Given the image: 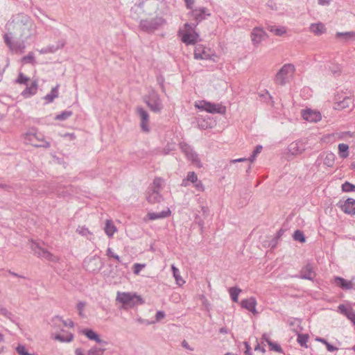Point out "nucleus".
Wrapping results in <instances>:
<instances>
[{
	"instance_id": "8",
	"label": "nucleus",
	"mask_w": 355,
	"mask_h": 355,
	"mask_svg": "<svg viewBox=\"0 0 355 355\" xmlns=\"http://www.w3.org/2000/svg\"><path fill=\"white\" fill-rule=\"evenodd\" d=\"M12 33L5 34L3 36L5 43L12 51L23 53L26 49L25 41L26 40L20 39V40L12 41Z\"/></svg>"
},
{
	"instance_id": "15",
	"label": "nucleus",
	"mask_w": 355,
	"mask_h": 355,
	"mask_svg": "<svg viewBox=\"0 0 355 355\" xmlns=\"http://www.w3.org/2000/svg\"><path fill=\"white\" fill-rule=\"evenodd\" d=\"M337 206L345 214L355 215V199L347 198L345 200H340Z\"/></svg>"
},
{
	"instance_id": "33",
	"label": "nucleus",
	"mask_w": 355,
	"mask_h": 355,
	"mask_svg": "<svg viewBox=\"0 0 355 355\" xmlns=\"http://www.w3.org/2000/svg\"><path fill=\"white\" fill-rule=\"evenodd\" d=\"M310 31L312 33L319 35L322 34L324 32L325 28H324V26L322 23L312 24L310 26Z\"/></svg>"
},
{
	"instance_id": "59",
	"label": "nucleus",
	"mask_w": 355,
	"mask_h": 355,
	"mask_svg": "<svg viewBox=\"0 0 355 355\" xmlns=\"http://www.w3.org/2000/svg\"><path fill=\"white\" fill-rule=\"evenodd\" d=\"M245 350L244 352L245 355H252V349L248 342L244 343Z\"/></svg>"
},
{
	"instance_id": "26",
	"label": "nucleus",
	"mask_w": 355,
	"mask_h": 355,
	"mask_svg": "<svg viewBox=\"0 0 355 355\" xmlns=\"http://www.w3.org/2000/svg\"><path fill=\"white\" fill-rule=\"evenodd\" d=\"M37 91V83L34 81L30 86H27L26 89L21 92V96L25 98H30L35 95Z\"/></svg>"
},
{
	"instance_id": "28",
	"label": "nucleus",
	"mask_w": 355,
	"mask_h": 355,
	"mask_svg": "<svg viewBox=\"0 0 355 355\" xmlns=\"http://www.w3.org/2000/svg\"><path fill=\"white\" fill-rule=\"evenodd\" d=\"M267 29L277 36H282L286 33V28L284 26H277L276 25L269 24Z\"/></svg>"
},
{
	"instance_id": "12",
	"label": "nucleus",
	"mask_w": 355,
	"mask_h": 355,
	"mask_svg": "<svg viewBox=\"0 0 355 355\" xmlns=\"http://www.w3.org/2000/svg\"><path fill=\"white\" fill-rule=\"evenodd\" d=\"M180 148L189 161L198 166H200V160L198 157V155L189 144L186 143H180Z\"/></svg>"
},
{
	"instance_id": "56",
	"label": "nucleus",
	"mask_w": 355,
	"mask_h": 355,
	"mask_svg": "<svg viewBox=\"0 0 355 355\" xmlns=\"http://www.w3.org/2000/svg\"><path fill=\"white\" fill-rule=\"evenodd\" d=\"M146 266L145 264L141 263H135L133 266L134 273L138 275L140 271Z\"/></svg>"
},
{
	"instance_id": "53",
	"label": "nucleus",
	"mask_w": 355,
	"mask_h": 355,
	"mask_svg": "<svg viewBox=\"0 0 355 355\" xmlns=\"http://www.w3.org/2000/svg\"><path fill=\"white\" fill-rule=\"evenodd\" d=\"M76 231L79 234L84 236H87L88 235L91 234L88 228H87L84 226H79L77 228Z\"/></svg>"
},
{
	"instance_id": "36",
	"label": "nucleus",
	"mask_w": 355,
	"mask_h": 355,
	"mask_svg": "<svg viewBox=\"0 0 355 355\" xmlns=\"http://www.w3.org/2000/svg\"><path fill=\"white\" fill-rule=\"evenodd\" d=\"M336 155L334 153L329 152L326 153L324 158V164L328 167H332L334 164Z\"/></svg>"
},
{
	"instance_id": "42",
	"label": "nucleus",
	"mask_w": 355,
	"mask_h": 355,
	"mask_svg": "<svg viewBox=\"0 0 355 355\" xmlns=\"http://www.w3.org/2000/svg\"><path fill=\"white\" fill-rule=\"evenodd\" d=\"M308 340L309 336L307 334H298L297 336V340L301 347H307L306 343Z\"/></svg>"
},
{
	"instance_id": "18",
	"label": "nucleus",
	"mask_w": 355,
	"mask_h": 355,
	"mask_svg": "<svg viewBox=\"0 0 355 355\" xmlns=\"http://www.w3.org/2000/svg\"><path fill=\"white\" fill-rule=\"evenodd\" d=\"M302 118L309 122H318L321 120V114L319 112L313 111L311 109L302 110Z\"/></svg>"
},
{
	"instance_id": "52",
	"label": "nucleus",
	"mask_w": 355,
	"mask_h": 355,
	"mask_svg": "<svg viewBox=\"0 0 355 355\" xmlns=\"http://www.w3.org/2000/svg\"><path fill=\"white\" fill-rule=\"evenodd\" d=\"M186 178L187 179L188 182H191L193 184L198 180V176L194 171H189L187 173Z\"/></svg>"
},
{
	"instance_id": "44",
	"label": "nucleus",
	"mask_w": 355,
	"mask_h": 355,
	"mask_svg": "<svg viewBox=\"0 0 355 355\" xmlns=\"http://www.w3.org/2000/svg\"><path fill=\"white\" fill-rule=\"evenodd\" d=\"M293 239L295 241H300V243H304L306 241L303 232L300 230L295 231L293 234Z\"/></svg>"
},
{
	"instance_id": "20",
	"label": "nucleus",
	"mask_w": 355,
	"mask_h": 355,
	"mask_svg": "<svg viewBox=\"0 0 355 355\" xmlns=\"http://www.w3.org/2000/svg\"><path fill=\"white\" fill-rule=\"evenodd\" d=\"M241 306L242 308L247 309L254 315L258 314V312L256 309L257 300L254 297L243 300L241 302Z\"/></svg>"
},
{
	"instance_id": "5",
	"label": "nucleus",
	"mask_w": 355,
	"mask_h": 355,
	"mask_svg": "<svg viewBox=\"0 0 355 355\" xmlns=\"http://www.w3.org/2000/svg\"><path fill=\"white\" fill-rule=\"evenodd\" d=\"M116 301L121 303L123 307H131L139 302L143 303V300L140 296L135 293H117Z\"/></svg>"
},
{
	"instance_id": "27",
	"label": "nucleus",
	"mask_w": 355,
	"mask_h": 355,
	"mask_svg": "<svg viewBox=\"0 0 355 355\" xmlns=\"http://www.w3.org/2000/svg\"><path fill=\"white\" fill-rule=\"evenodd\" d=\"M82 333L85 335L88 339L91 340H94L97 343H104L99 337V336L94 331L91 329H85L82 330Z\"/></svg>"
},
{
	"instance_id": "61",
	"label": "nucleus",
	"mask_w": 355,
	"mask_h": 355,
	"mask_svg": "<svg viewBox=\"0 0 355 355\" xmlns=\"http://www.w3.org/2000/svg\"><path fill=\"white\" fill-rule=\"evenodd\" d=\"M196 223L201 227V229L204 227V221L202 220L198 215H196L195 217Z\"/></svg>"
},
{
	"instance_id": "45",
	"label": "nucleus",
	"mask_w": 355,
	"mask_h": 355,
	"mask_svg": "<svg viewBox=\"0 0 355 355\" xmlns=\"http://www.w3.org/2000/svg\"><path fill=\"white\" fill-rule=\"evenodd\" d=\"M104 351H105L104 349L97 347H92L88 351L87 354H88V355H103Z\"/></svg>"
},
{
	"instance_id": "49",
	"label": "nucleus",
	"mask_w": 355,
	"mask_h": 355,
	"mask_svg": "<svg viewBox=\"0 0 355 355\" xmlns=\"http://www.w3.org/2000/svg\"><path fill=\"white\" fill-rule=\"evenodd\" d=\"M268 345L270 346V350H272V351H275V352H277L279 353L283 352L282 347L276 343H273L272 341H268Z\"/></svg>"
},
{
	"instance_id": "41",
	"label": "nucleus",
	"mask_w": 355,
	"mask_h": 355,
	"mask_svg": "<svg viewBox=\"0 0 355 355\" xmlns=\"http://www.w3.org/2000/svg\"><path fill=\"white\" fill-rule=\"evenodd\" d=\"M163 182H164L163 179H162L160 178H156L153 180V182L151 187H149V189L160 191Z\"/></svg>"
},
{
	"instance_id": "63",
	"label": "nucleus",
	"mask_w": 355,
	"mask_h": 355,
	"mask_svg": "<svg viewBox=\"0 0 355 355\" xmlns=\"http://www.w3.org/2000/svg\"><path fill=\"white\" fill-rule=\"evenodd\" d=\"M263 147L261 145H257L254 149L252 153L257 157V155L261 153Z\"/></svg>"
},
{
	"instance_id": "46",
	"label": "nucleus",
	"mask_w": 355,
	"mask_h": 355,
	"mask_svg": "<svg viewBox=\"0 0 355 355\" xmlns=\"http://www.w3.org/2000/svg\"><path fill=\"white\" fill-rule=\"evenodd\" d=\"M22 62L24 63H31L33 64H35V60L33 53L30 52L27 55L24 56L22 58Z\"/></svg>"
},
{
	"instance_id": "39",
	"label": "nucleus",
	"mask_w": 355,
	"mask_h": 355,
	"mask_svg": "<svg viewBox=\"0 0 355 355\" xmlns=\"http://www.w3.org/2000/svg\"><path fill=\"white\" fill-rule=\"evenodd\" d=\"M241 290L236 287H232L229 290V293L231 297V299L233 302H238V297L239 293H241Z\"/></svg>"
},
{
	"instance_id": "51",
	"label": "nucleus",
	"mask_w": 355,
	"mask_h": 355,
	"mask_svg": "<svg viewBox=\"0 0 355 355\" xmlns=\"http://www.w3.org/2000/svg\"><path fill=\"white\" fill-rule=\"evenodd\" d=\"M106 254L110 258H113L115 260H116L118 262H121V261L120 257L118 254H115L114 252V251L112 250V249L110 248H108L107 249Z\"/></svg>"
},
{
	"instance_id": "30",
	"label": "nucleus",
	"mask_w": 355,
	"mask_h": 355,
	"mask_svg": "<svg viewBox=\"0 0 355 355\" xmlns=\"http://www.w3.org/2000/svg\"><path fill=\"white\" fill-rule=\"evenodd\" d=\"M66 44L65 40H61L57 42L55 44H51L46 46L48 53H54L58 50L62 49Z\"/></svg>"
},
{
	"instance_id": "38",
	"label": "nucleus",
	"mask_w": 355,
	"mask_h": 355,
	"mask_svg": "<svg viewBox=\"0 0 355 355\" xmlns=\"http://www.w3.org/2000/svg\"><path fill=\"white\" fill-rule=\"evenodd\" d=\"M171 270L173 272V275L178 284L182 285L184 283V281L180 276V270L177 268L174 265L171 266Z\"/></svg>"
},
{
	"instance_id": "9",
	"label": "nucleus",
	"mask_w": 355,
	"mask_h": 355,
	"mask_svg": "<svg viewBox=\"0 0 355 355\" xmlns=\"http://www.w3.org/2000/svg\"><path fill=\"white\" fill-rule=\"evenodd\" d=\"M165 22L162 17H155L150 19H142L140 21L139 26L141 30L151 33L158 29Z\"/></svg>"
},
{
	"instance_id": "31",
	"label": "nucleus",
	"mask_w": 355,
	"mask_h": 355,
	"mask_svg": "<svg viewBox=\"0 0 355 355\" xmlns=\"http://www.w3.org/2000/svg\"><path fill=\"white\" fill-rule=\"evenodd\" d=\"M53 338L61 343H69L73 340V335L71 333H67L66 334H58L55 335Z\"/></svg>"
},
{
	"instance_id": "2",
	"label": "nucleus",
	"mask_w": 355,
	"mask_h": 355,
	"mask_svg": "<svg viewBox=\"0 0 355 355\" xmlns=\"http://www.w3.org/2000/svg\"><path fill=\"white\" fill-rule=\"evenodd\" d=\"M295 71V67L293 64H285L277 71L274 79L275 84L285 85L293 78Z\"/></svg>"
},
{
	"instance_id": "43",
	"label": "nucleus",
	"mask_w": 355,
	"mask_h": 355,
	"mask_svg": "<svg viewBox=\"0 0 355 355\" xmlns=\"http://www.w3.org/2000/svg\"><path fill=\"white\" fill-rule=\"evenodd\" d=\"M329 70L331 71L332 74H334V76H337L340 75V73L342 72V67L338 64H332L329 67Z\"/></svg>"
},
{
	"instance_id": "1",
	"label": "nucleus",
	"mask_w": 355,
	"mask_h": 355,
	"mask_svg": "<svg viewBox=\"0 0 355 355\" xmlns=\"http://www.w3.org/2000/svg\"><path fill=\"white\" fill-rule=\"evenodd\" d=\"M8 31L21 40H28L36 33V26L26 15L19 13L13 16L6 24Z\"/></svg>"
},
{
	"instance_id": "50",
	"label": "nucleus",
	"mask_w": 355,
	"mask_h": 355,
	"mask_svg": "<svg viewBox=\"0 0 355 355\" xmlns=\"http://www.w3.org/2000/svg\"><path fill=\"white\" fill-rule=\"evenodd\" d=\"M29 81V78L24 76L22 73H19L17 79L16 80V83L19 84L28 85Z\"/></svg>"
},
{
	"instance_id": "34",
	"label": "nucleus",
	"mask_w": 355,
	"mask_h": 355,
	"mask_svg": "<svg viewBox=\"0 0 355 355\" xmlns=\"http://www.w3.org/2000/svg\"><path fill=\"white\" fill-rule=\"evenodd\" d=\"M104 230L109 237H112L116 231V227L110 220L106 221Z\"/></svg>"
},
{
	"instance_id": "17",
	"label": "nucleus",
	"mask_w": 355,
	"mask_h": 355,
	"mask_svg": "<svg viewBox=\"0 0 355 355\" xmlns=\"http://www.w3.org/2000/svg\"><path fill=\"white\" fill-rule=\"evenodd\" d=\"M306 150V144L302 141L292 142L288 147L289 153L293 155L302 154Z\"/></svg>"
},
{
	"instance_id": "7",
	"label": "nucleus",
	"mask_w": 355,
	"mask_h": 355,
	"mask_svg": "<svg viewBox=\"0 0 355 355\" xmlns=\"http://www.w3.org/2000/svg\"><path fill=\"white\" fill-rule=\"evenodd\" d=\"M196 107L211 114H223L226 111L225 106L218 103H214L206 101H199L196 104Z\"/></svg>"
},
{
	"instance_id": "4",
	"label": "nucleus",
	"mask_w": 355,
	"mask_h": 355,
	"mask_svg": "<svg viewBox=\"0 0 355 355\" xmlns=\"http://www.w3.org/2000/svg\"><path fill=\"white\" fill-rule=\"evenodd\" d=\"M24 141L35 147L48 148L51 146L50 143L45 140L44 136L35 130L30 131L26 134Z\"/></svg>"
},
{
	"instance_id": "10",
	"label": "nucleus",
	"mask_w": 355,
	"mask_h": 355,
	"mask_svg": "<svg viewBox=\"0 0 355 355\" xmlns=\"http://www.w3.org/2000/svg\"><path fill=\"white\" fill-rule=\"evenodd\" d=\"M31 248L34 252L35 254L40 258L44 259L52 262H56L58 261V257L43 248L40 245V243L32 241Z\"/></svg>"
},
{
	"instance_id": "40",
	"label": "nucleus",
	"mask_w": 355,
	"mask_h": 355,
	"mask_svg": "<svg viewBox=\"0 0 355 355\" xmlns=\"http://www.w3.org/2000/svg\"><path fill=\"white\" fill-rule=\"evenodd\" d=\"M73 112L71 110H64L59 114H57L55 119L58 121H65L69 119Z\"/></svg>"
},
{
	"instance_id": "47",
	"label": "nucleus",
	"mask_w": 355,
	"mask_h": 355,
	"mask_svg": "<svg viewBox=\"0 0 355 355\" xmlns=\"http://www.w3.org/2000/svg\"><path fill=\"white\" fill-rule=\"evenodd\" d=\"M342 190L345 192L355 191V185L349 182H345L342 184Z\"/></svg>"
},
{
	"instance_id": "23",
	"label": "nucleus",
	"mask_w": 355,
	"mask_h": 355,
	"mask_svg": "<svg viewBox=\"0 0 355 355\" xmlns=\"http://www.w3.org/2000/svg\"><path fill=\"white\" fill-rule=\"evenodd\" d=\"M338 311L346 316L355 325V311L352 308H347L344 304H340L338 306Z\"/></svg>"
},
{
	"instance_id": "14",
	"label": "nucleus",
	"mask_w": 355,
	"mask_h": 355,
	"mask_svg": "<svg viewBox=\"0 0 355 355\" xmlns=\"http://www.w3.org/2000/svg\"><path fill=\"white\" fill-rule=\"evenodd\" d=\"M136 112L141 120L140 125L142 131L146 132H149V114L148 112L141 107H137Z\"/></svg>"
},
{
	"instance_id": "57",
	"label": "nucleus",
	"mask_w": 355,
	"mask_h": 355,
	"mask_svg": "<svg viewBox=\"0 0 355 355\" xmlns=\"http://www.w3.org/2000/svg\"><path fill=\"white\" fill-rule=\"evenodd\" d=\"M193 187L198 191H204L205 190V187L202 182L199 180H198L196 182L193 183Z\"/></svg>"
},
{
	"instance_id": "62",
	"label": "nucleus",
	"mask_w": 355,
	"mask_h": 355,
	"mask_svg": "<svg viewBox=\"0 0 355 355\" xmlns=\"http://www.w3.org/2000/svg\"><path fill=\"white\" fill-rule=\"evenodd\" d=\"M185 1V3H186V7L187 9H189L190 11L191 10H193V8H192L194 2H195V0H184Z\"/></svg>"
},
{
	"instance_id": "21",
	"label": "nucleus",
	"mask_w": 355,
	"mask_h": 355,
	"mask_svg": "<svg viewBox=\"0 0 355 355\" xmlns=\"http://www.w3.org/2000/svg\"><path fill=\"white\" fill-rule=\"evenodd\" d=\"M171 212L169 208H166V209L163 210L161 212H148L144 218V220H155L157 219L165 218L168 217L171 215Z\"/></svg>"
},
{
	"instance_id": "11",
	"label": "nucleus",
	"mask_w": 355,
	"mask_h": 355,
	"mask_svg": "<svg viewBox=\"0 0 355 355\" xmlns=\"http://www.w3.org/2000/svg\"><path fill=\"white\" fill-rule=\"evenodd\" d=\"M189 15L196 21L193 26L196 27L200 22L207 19L211 15V12L205 7H196L189 12Z\"/></svg>"
},
{
	"instance_id": "24",
	"label": "nucleus",
	"mask_w": 355,
	"mask_h": 355,
	"mask_svg": "<svg viewBox=\"0 0 355 355\" xmlns=\"http://www.w3.org/2000/svg\"><path fill=\"white\" fill-rule=\"evenodd\" d=\"M159 192V191L148 189L146 195L148 202L151 204L160 202L163 200V197Z\"/></svg>"
},
{
	"instance_id": "60",
	"label": "nucleus",
	"mask_w": 355,
	"mask_h": 355,
	"mask_svg": "<svg viewBox=\"0 0 355 355\" xmlns=\"http://www.w3.org/2000/svg\"><path fill=\"white\" fill-rule=\"evenodd\" d=\"M165 317V313L162 311H158L155 315V320L159 321Z\"/></svg>"
},
{
	"instance_id": "29",
	"label": "nucleus",
	"mask_w": 355,
	"mask_h": 355,
	"mask_svg": "<svg viewBox=\"0 0 355 355\" xmlns=\"http://www.w3.org/2000/svg\"><path fill=\"white\" fill-rule=\"evenodd\" d=\"M59 95V85L53 87L50 93L47 94L44 98L46 100V103H52L55 98H58Z\"/></svg>"
},
{
	"instance_id": "22",
	"label": "nucleus",
	"mask_w": 355,
	"mask_h": 355,
	"mask_svg": "<svg viewBox=\"0 0 355 355\" xmlns=\"http://www.w3.org/2000/svg\"><path fill=\"white\" fill-rule=\"evenodd\" d=\"M265 35L266 33L262 28L258 27L254 28L251 33L252 42L253 44H259L263 40Z\"/></svg>"
},
{
	"instance_id": "16",
	"label": "nucleus",
	"mask_w": 355,
	"mask_h": 355,
	"mask_svg": "<svg viewBox=\"0 0 355 355\" xmlns=\"http://www.w3.org/2000/svg\"><path fill=\"white\" fill-rule=\"evenodd\" d=\"M210 49L204 47L202 45H197L194 50V58L196 60H211V56L209 53Z\"/></svg>"
},
{
	"instance_id": "6",
	"label": "nucleus",
	"mask_w": 355,
	"mask_h": 355,
	"mask_svg": "<svg viewBox=\"0 0 355 355\" xmlns=\"http://www.w3.org/2000/svg\"><path fill=\"white\" fill-rule=\"evenodd\" d=\"M145 102L149 108L155 113H159L164 106L159 94L153 89L149 92V94L145 98Z\"/></svg>"
},
{
	"instance_id": "37",
	"label": "nucleus",
	"mask_w": 355,
	"mask_h": 355,
	"mask_svg": "<svg viewBox=\"0 0 355 355\" xmlns=\"http://www.w3.org/2000/svg\"><path fill=\"white\" fill-rule=\"evenodd\" d=\"M176 145L175 143H168L164 148L159 150L158 153L160 155H168L170 152L175 149Z\"/></svg>"
},
{
	"instance_id": "54",
	"label": "nucleus",
	"mask_w": 355,
	"mask_h": 355,
	"mask_svg": "<svg viewBox=\"0 0 355 355\" xmlns=\"http://www.w3.org/2000/svg\"><path fill=\"white\" fill-rule=\"evenodd\" d=\"M16 352L18 353L19 355H34V354H29L27 352L26 347L22 345H19L16 347Z\"/></svg>"
},
{
	"instance_id": "19",
	"label": "nucleus",
	"mask_w": 355,
	"mask_h": 355,
	"mask_svg": "<svg viewBox=\"0 0 355 355\" xmlns=\"http://www.w3.org/2000/svg\"><path fill=\"white\" fill-rule=\"evenodd\" d=\"M295 277L303 279L313 280L315 274L313 270L311 264L307 263L301 269L300 275Z\"/></svg>"
},
{
	"instance_id": "35",
	"label": "nucleus",
	"mask_w": 355,
	"mask_h": 355,
	"mask_svg": "<svg viewBox=\"0 0 355 355\" xmlns=\"http://www.w3.org/2000/svg\"><path fill=\"white\" fill-rule=\"evenodd\" d=\"M338 148L340 157L345 159L349 156V146L347 144H339Z\"/></svg>"
},
{
	"instance_id": "3",
	"label": "nucleus",
	"mask_w": 355,
	"mask_h": 355,
	"mask_svg": "<svg viewBox=\"0 0 355 355\" xmlns=\"http://www.w3.org/2000/svg\"><path fill=\"white\" fill-rule=\"evenodd\" d=\"M184 28V30L180 29L178 32V35L181 37L182 42L186 45L196 44L198 41V33L193 30L194 28L189 23H186Z\"/></svg>"
},
{
	"instance_id": "25",
	"label": "nucleus",
	"mask_w": 355,
	"mask_h": 355,
	"mask_svg": "<svg viewBox=\"0 0 355 355\" xmlns=\"http://www.w3.org/2000/svg\"><path fill=\"white\" fill-rule=\"evenodd\" d=\"M334 283L343 290L352 289L355 286V283L354 284L352 281H347L340 277H334Z\"/></svg>"
},
{
	"instance_id": "58",
	"label": "nucleus",
	"mask_w": 355,
	"mask_h": 355,
	"mask_svg": "<svg viewBox=\"0 0 355 355\" xmlns=\"http://www.w3.org/2000/svg\"><path fill=\"white\" fill-rule=\"evenodd\" d=\"M85 304L84 302H80L77 304V309L79 311V315L81 316V317L84 316V315L83 313V309L85 308Z\"/></svg>"
},
{
	"instance_id": "64",
	"label": "nucleus",
	"mask_w": 355,
	"mask_h": 355,
	"mask_svg": "<svg viewBox=\"0 0 355 355\" xmlns=\"http://www.w3.org/2000/svg\"><path fill=\"white\" fill-rule=\"evenodd\" d=\"M326 347H327V351L331 352L338 350V348L336 347L333 346L332 345H331L329 343H327L326 344Z\"/></svg>"
},
{
	"instance_id": "48",
	"label": "nucleus",
	"mask_w": 355,
	"mask_h": 355,
	"mask_svg": "<svg viewBox=\"0 0 355 355\" xmlns=\"http://www.w3.org/2000/svg\"><path fill=\"white\" fill-rule=\"evenodd\" d=\"M51 324L53 327L60 328L61 324H62V318L58 315L53 317Z\"/></svg>"
},
{
	"instance_id": "13",
	"label": "nucleus",
	"mask_w": 355,
	"mask_h": 355,
	"mask_svg": "<svg viewBox=\"0 0 355 355\" xmlns=\"http://www.w3.org/2000/svg\"><path fill=\"white\" fill-rule=\"evenodd\" d=\"M103 266V262L97 257H91L84 261V267L89 272L96 273Z\"/></svg>"
},
{
	"instance_id": "55",
	"label": "nucleus",
	"mask_w": 355,
	"mask_h": 355,
	"mask_svg": "<svg viewBox=\"0 0 355 355\" xmlns=\"http://www.w3.org/2000/svg\"><path fill=\"white\" fill-rule=\"evenodd\" d=\"M0 314H1L2 315H3L4 317L7 318L10 320H12L13 314L11 312L8 311L6 308L1 309L0 310Z\"/></svg>"
},
{
	"instance_id": "32",
	"label": "nucleus",
	"mask_w": 355,
	"mask_h": 355,
	"mask_svg": "<svg viewBox=\"0 0 355 355\" xmlns=\"http://www.w3.org/2000/svg\"><path fill=\"white\" fill-rule=\"evenodd\" d=\"M338 38H343L345 41L355 40V31L338 32L336 35Z\"/></svg>"
}]
</instances>
